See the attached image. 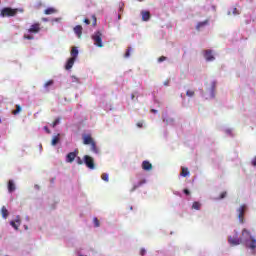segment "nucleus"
<instances>
[{"mask_svg": "<svg viewBox=\"0 0 256 256\" xmlns=\"http://www.w3.org/2000/svg\"><path fill=\"white\" fill-rule=\"evenodd\" d=\"M242 237L245 241V245L247 249H252V250L256 249V240L253 236H251V232L249 230L244 228L242 230Z\"/></svg>", "mask_w": 256, "mask_h": 256, "instance_id": "1", "label": "nucleus"}, {"mask_svg": "<svg viewBox=\"0 0 256 256\" xmlns=\"http://www.w3.org/2000/svg\"><path fill=\"white\" fill-rule=\"evenodd\" d=\"M17 13H23V9L5 7L0 11V17H15Z\"/></svg>", "mask_w": 256, "mask_h": 256, "instance_id": "2", "label": "nucleus"}, {"mask_svg": "<svg viewBox=\"0 0 256 256\" xmlns=\"http://www.w3.org/2000/svg\"><path fill=\"white\" fill-rule=\"evenodd\" d=\"M91 39L94 41V45H96V47H103V33H101V31H96L91 36Z\"/></svg>", "mask_w": 256, "mask_h": 256, "instance_id": "3", "label": "nucleus"}, {"mask_svg": "<svg viewBox=\"0 0 256 256\" xmlns=\"http://www.w3.org/2000/svg\"><path fill=\"white\" fill-rule=\"evenodd\" d=\"M245 211H247V205L243 204L237 209L239 223H245Z\"/></svg>", "mask_w": 256, "mask_h": 256, "instance_id": "4", "label": "nucleus"}, {"mask_svg": "<svg viewBox=\"0 0 256 256\" xmlns=\"http://www.w3.org/2000/svg\"><path fill=\"white\" fill-rule=\"evenodd\" d=\"M243 242L242 239H239V234L237 232H235V235L234 237L233 236H230L228 238V243L232 246V247H235L237 245H241V243Z\"/></svg>", "mask_w": 256, "mask_h": 256, "instance_id": "5", "label": "nucleus"}, {"mask_svg": "<svg viewBox=\"0 0 256 256\" xmlns=\"http://www.w3.org/2000/svg\"><path fill=\"white\" fill-rule=\"evenodd\" d=\"M84 163L88 169H95V160L89 155L84 156Z\"/></svg>", "mask_w": 256, "mask_h": 256, "instance_id": "6", "label": "nucleus"}, {"mask_svg": "<svg viewBox=\"0 0 256 256\" xmlns=\"http://www.w3.org/2000/svg\"><path fill=\"white\" fill-rule=\"evenodd\" d=\"M79 155V150H75L74 152H70L66 155V163H73L75 159Z\"/></svg>", "mask_w": 256, "mask_h": 256, "instance_id": "7", "label": "nucleus"}, {"mask_svg": "<svg viewBox=\"0 0 256 256\" xmlns=\"http://www.w3.org/2000/svg\"><path fill=\"white\" fill-rule=\"evenodd\" d=\"M41 31V24L35 23L30 26L28 33H39Z\"/></svg>", "mask_w": 256, "mask_h": 256, "instance_id": "8", "label": "nucleus"}, {"mask_svg": "<svg viewBox=\"0 0 256 256\" xmlns=\"http://www.w3.org/2000/svg\"><path fill=\"white\" fill-rule=\"evenodd\" d=\"M11 227H13L16 231H19V227L21 226V218L19 216L16 217L15 221L10 222Z\"/></svg>", "mask_w": 256, "mask_h": 256, "instance_id": "9", "label": "nucleus"}, {"mask_svg": "<svg viewBox=\"0 0 256 256\" xmlns=\"http://www.w3.org/2000/svg\"><path fill=\"white\" fill-rule=\"evenodd\" d=\"M95 140H93V137H91L90 134L83 135V144L84 145H91Z\"/></svg>", "mask_w": 256, "mask_h": 256, "instance_id": "10", "label": "nucleus"}, {"mask_svg": "<svg viewBox=\"0 0 256 256\" xmlns=\"http://www.w3.org/2000/svg\"><path fill=\"white\" fill-rule=\"evenodd\" d=\"M74 33L75 35H77L78 39H81L83 35V26L77 25L76 27H74Z\"/></svg>", "mask_w": 256, "mask_h": 256, "instance_id": "11", "label": "nucleus"}, {"mask_svg": "<svg viewBox=\"0 0 256 256\" xmlns=\"http://www.w3.org/2000/svg\"><path fill=\"white\" fill-rule=\"evenodd\" d=\"M204 57L206 61H215V56H213V51L206 50L204 53Z\"/></svg>", "mask_w": 256, "mask_h": 256, "instance_id": "12", "label": "nucleus"}, {"mask_svg": "<svg viewBox=\"0 0 256 256\" xmlns=\"http://www.w3.org/2000/svg\"><path fill=\"white\" fill-rule=\"evenodd\" d=\"M142 169L144 171H151V169H153V164H151L149 161L145 160L142 162Z\"/></svg>", "mask_w": 256, "mask_h": 256, "instance_id": "13", "label": "nucleus"}, {"mask_svg": "<svg viewBox=\"0 0 256 256\" xmlns=\"http://www.w3.org/2000/svg\"><path fill=\"white\" fill-rule=\"evenodd\" d=\"M75 58H69L66 65H65V70L69 71V69L73 68V65H75Z\"/></svg>", "mask_w": 256, "mask_h": 256, "instance_id": "14", "label": "nucleus"}, {"mask_svg": "<svg viewBox=\"0 0 256 256\" xmlns=\"http://www.w3.org/2000/svg\"><path fill=\"white\" fill-rule=\"evenodd\" d=\"M141 15H142V21H149V19H151V12L149 11H142Z\"/></svg>", "mask_w": 256, "mask_h": 256, "instance_id": "15", "label": "nucleus"}, {"mask_svg": "<svg viewBox=\"0 0 256 256\" xmlns=\"http://www.w3.org/2000/svg\"><path fill=\"white\" fill-rule=\"evenodd\" d=\"M59 141H61V134H57L56 136H54L52 138L51 145L53 147H55V145H57V143H59Z\"/></svg>", "mask_w": 256, "mask_h": 256, "instance_id": "16", "label": "nucleus"}, {"mask_svg": "<svg viewBox=\"0 0 256 256\" xmlns=\"http://www.w3.org/2000/svg\"><path fill=\"white\" fill-rule=\"evenodd\" d=\"M147 183V181L145 179L141 180L139 183L135 184L132 189L131 192L135 191L136 189H139V187H141L142 185H145Z\"/></svg>", "mask_w": 256, "mask_h": 256, "instance_id": "17", "label": "nucleus"}, {"mask_svg": "<svg viewBox=\"0 0 256 256\" xmlns=\"http://www.w3.org/2000/svg\"><path fill=\"white\" fill-rule=\"evenodd\" d=\"M1 215H2L3 219H7V217H9V210H7V207L2 206Z\"/></svg>", "mask_w": 256, "mask_h": 256, "instance_id": "18", "label": "nucleus"}, {"mask_svg": "<svg viewBox=\"0 0 256 256\" xmlns=\"http://www.w3.org/2000/svg\"><path fill=\"white\" fill-rule=\"evenodd\" d=\"M79 55V50H77V47H73L71 50V58L72 59H77V56Z\"/></svg>", "mask_w": 256, "mask_h": 256, "instance_id": "19", "label": "nucleus"}, {"mask_svg": "<svg viewBox=\"0 0 256 256\" xmlns=\"http://www.w3.org/2000/svg\"><path fill=\"white\" fill-rule=\"evenodd\" d=\"M8 191L9 193H13V191H15V183H13V180H9L8 182Z\"/></svg>", "mask_w": 256, "mask_h": 256, "instance_id": "20", "label": "nucleus"}, {"mask_svg": "<svg viewBox=\"0 0 256 256\" xmlns=\"http://www.w3.org/2000/svg\"><path fill=\"white\" fill-rule=\"evenodd\" d=\"M206 25H209V20H205L203 22H199L196 26L197 31H199V29H201V27H205Z\"/></svg>", "mask_w": 256, "mask_h": 256, "instance_id": "21", "label": "nucleus"}, {"mask_svg": "<svg viewBox=\"0 0 256 256\" xmlns=\"http://www.w3.org/2000/svg\"><path fill=\"white\" fill-rule=\"evenodd\" d=\"M45 15H53V13H57V10L55 8H47L44 11Z\"/></svg>", "mask_w": 256, "mask_h": 256, "instance_id": "22", "label": "nucleus"}, {"mask_svg": "<svg viewBox=\"0 0 256 256\" xmlns=\"http://www.w3.org/2000/svg\"><path fill=\"white\" fill-rule=\"evenodd\" d=\"M180 175H181L182 177H188V175H189V168L183 167V168H182V171H181V173H180Z\"/></svg>", "mask_w": 256, "mask_h": 256, "instance_id": "23", "label": "nucleus"}, {"mask_svg": "<svg viewBox=\"0 0 256 256\" xmlns=\"http://www.w3.org/2000/svg\"><path fill=\"white\" fill-rule=\"evenodd\" d=\"M14 115H19L21 113V105L16 104V109L12 111Z\"/></svg>", "mask_w": 256, "mask_h": 256, "instance_id": "24", "label": "nucleus"}, {"mask_svg": "<svg viewBox=\"0 0 256 256\" xmlns=\"http://www.w3.org/2000/svg\"><path fill=\"white\" fill-rule=\"evenodd\" d=\"M90 145H91V151H93V153H99V150L97 149V144L95 143V141Z\"/></svg>", "mask_w": 256, "mask_h": 256, "instance_id": "25", "label": "nucleus"}, {"mask_svg": "<svg viewBox=\"0 0 256 256\" xmlns=\"http://www.w3.org/2000/svg\"><path fill=\"white\" fill-rule=\"evenodd\" d=\"M192 209H195L196 211H199V209H201V203L193 202Z\"/></svg>", "mask_w": 256, "mask_h": 256, "instance_id": "26", "label": "nucleus"}, {"mask_svg": "<svg viewBox=\"0 0 256 256\" xmlns=\"http://www.w3.org/2000/svg\"><path fill=\"white\" fill-rule=\"evenodd\" d=\"M101 179H102V181H105L106 183H109V174L103 173L101 175Z\"/></svg>", "mask_w": 256, "mask_h": 256, "instance_id": "27", "label": "nucleus"}, {"mask_svg": "<svg viewBox=\"0 0 256 256\" xmlns=\"http://www.w3.org/2000/svg\"><path fill=\"white\" fill-rule=\"evenodd\" d=\"M59 123H61V118H56L54 120V122L52 123V127L55 129V127H57V125H59Z\"/></svg>", "mask_w": 256, "mask_h": 256, "instance_id": "28", "label": "nucleus"}, {"mask_svg": "<svg viewBox=\"0 0 256 256\" xmlns=\"http://www.w3.org/2000/svg\"><path fill=\"white\" fill-rule=\"evenodd\" d=\"M186 95H187V97H193V96L195 95V91H193V90H188V91L186 92Z\"/></svg>", "mask_w": 256, "mask_h": 256, "instance_id": "29", "label": "nucleus"}, {"mask_svg": "<svg viewBox=\"0 0 256 256\" xmlns=\"http://www.w3.org/2000/svg\"><path fill=\"white\" fill-rule=\"evenodd\" d=\"M93 223H94V226L95 227H100V223H99V219H97V218H93Z\"/></svg>", "mask_w": 256, "mask_h": 256, "instance_id": "30", "label": "nucleus"}, {"mask_svg": "<svg viewBox=\"0 0 256 256\" xmlns=\"http://www.w3.org/2000/svg\"><path fill=\"white\" fill-rule=\"evenodd\" d=\"M24 39H28L29 41H32V39H35V37H33V35L25 34Z\"/></svg>", "mask_w": 256, "mask_h": 256, "instance_id": "31", "label": "nucleus"}, {"mask_svg": "<svg viewBox=\"0 0 256 256\" xmlns=\"http://www.w3.org/2000/svg\"><path fill=\"white\" fill-rule=\"evenodd\" d=\"M92 19H93V27H96L97 26V17L95 15H92Z\"/></svg>", "mask_w": 256, "mask_h": 256, "instance_id": "32", "label": "nucleus"}, {"mask_svg": "<svg viewBox=\"0 0 256 256\" xmlns=\"http://www.w3.org/2000/svg\"><path fill=\"white\" fill-rule=\"evenodd\" d=\"M131 56V49L130 48H128L127 50H126V52H125V54H124V57H130Z\"/></svg>", "mask_w": 256, "mask_h": 256, "instance_id": "33", "label": "nucleus"}, {"mask_svg": "<svg viewBox=\"0 0 256 256\" xmlns=\"http://www.w3.org/2000/svg\"><path fill=\"white\" fill-rule=\"evenodd\" d=\"M163 61H167V57L161 56L158 58V63H163Z\"/></svg>", "mask_w": 256, "mask_h": 256, "instance_id": "34", "label": "nucleus"}, {"mask_svg": "<svg viewBox=\"0 0 256 256\" xmlns=\"http://www.w3.org/2000/svg\"><path fill=\"white\" fill-rule=\"evenodd\" d=\"M225 197H227V191H224L220 194L219 199H225Z\"/></svg>", "mask_w": 256, "mask_h": 256, "instance_id": "35", "label": "nucleus"}, {"mask_svg": "<svg viewBox=\"0 0 256 256\" xmlns=\"http://www.w3.org/2000/svg\"><path fill=\"white\" fill-rule=\"evenodd\" d=\"M50 85H53V80H49L44 84V87H50Z\"/></svg>", "mask_w": 256, "mask_h": 256, "instance_id": "36", "label": "nucleus"}, {"mask_svg": "<svg viewBox=\"0 0 256 256\" xmlns=\"http://www.w3.org/2000/svg\"><path fill=\"white\" fill-rule=\"evenodd\" d=\"M77 163L79 165H83V160L81 159V157H77Z\"/></svg>", "mask_w": 256, "mask_h": 256, "instance_id": "37", "label": "nucleus"}, {"mask_svg": "<svg viewBox=\"0 0 256 256\" xmlns=\"http://www.w3.org/2000/svg\"><path fill=\"white\" fill-rule=\"evenodd\" d=\"M183 193H184L185 195H191V192L189 191V189H184V190H183Z\"/></svg>", "mask_w": 256, "mask_h": 256, "instance_id": "38", "label": "nucleus"}, {"mask_svg": "<svg viewBox=\"0 0 256 256\" xmlns=\"http://www.w3.org/2000/svg\"><path fill=\"white\" fill-rule=\"evenodd\" d=\"M146 253H147V251L144 248H142L140 250V255L144 256Z\"/></svg>", "mask_w": 256, "mask_h": 256, "instance_id": "39", "label": "nucleus"}, {"mask_svg": "<svg viewBox=\"0 0 256 256\" xmlns=\"http://www.w3.org/2000/svg\"><path fill=\"white\" fill-rule=\"evenodd\" d=\"M84 23L86 25H91V21L89 19H87V18L84 19Z\"/></svg>", "mask_w": 256, "mask_h": 256, "instance_id": "40", "label": "nucleus"}, {"mask_svg": "<svg viewBox=\"0 0 256 256\" xmlns=\"http://www.w3.org/2000/svg\"><path fill=\"white\" fill-rule=\"evenodd\" d=\"M239 13H240V12L237 10V8H234V9H233V15H239Z\"/></svg>", "mask_w": 256, "mask_h": 256, "instance_id": "41", "label": "nucleus"}, {"mask_svg": "<svg viewBox=\"0 0 256 256\" xmlns=\"http://www.w3.org/2000/svg\"><path fill=\"white\" fill-rule=\"evenodd\" d=\"M44 131H46V133H51V130H49V127L44 126Z\"/></svg>", "mask_w": 256, "mask_h": 256, "instance_id": "42", "label": "nucleus"}, {"mask_svg": "<svg viewBox=\"0 0 256 256\" xmlns=\"http://www.w3.org/2000/svg\"><path fill=\"white\" fill-rule=\"evenodd\" d=\"M137 127H139V128L143 127V123L142 122H138L137 123Z\"/></svg>", "mask_w": 256, "mask_h": 256, "instance_id": "43", "label": "nucleus"}, {"mask_svg": "<svg viewBox=\"0 0 256 256\" xmlns=\"http://www.w3.org/2000/svg\"><path fill=\"white\" fill-rule=\"evenodd\" d=\"M164 85H165V87H167L169 85V80L165 81Z\"/></svg>", "mask_w": 256, "mask_h": 256, "instance_id": "44", "label": "nucleus"}, {"mask_svg": "<svg viewBox=\"0 0 256 256\" xmlns=\"http://www.w3.org/2000/svg\"><path fill=\"white\" fill-rule=\"evenodd\" d=\"M72 79H73V81H76V82L79 81V79H77V77H75V76H73Z\"/></svg>", "mask_w": 256, "mask_h": 256, "instance_id": "45", "label": "nucleus"}, {"mask_svg": "<svg viewBox=\"0 0 256 256\" xmlns=\"http://www.w3.org/2000/svg\"><path fill=\"white\" fill-rule=\"evenodd\" d=\"M216 85H217V84H216L215 82H213V83H212V88L215 89Z\"/></svg>", "mask_w": 256, "mask_h": 256, "instance_id": "46", "label": "nucleus"}, {"mask_svg": "<svg viewBox=\"0 0 256 256\" xmlns=\"http://www.w3.org/2000/svg\"><path fill=\"white\" fill-rule=\"evenodd\" d=\"M151 113H157V110L151 109Z\"/></svg>", "mask_w": 256, "mask_h": 256, "instance_id": "47", "label": "nucleus"}, {"mask_svg": "<svg viewBox=\"0 0 256 256\" xmlns=\"http://www.w3.org/2000/svg\"><path fill=\"white\" fill-rule=\"evenodd\" d=\"M131 99H132V100L135 99V94H132V95H131Z\"/></svg>", "mask_w": 256, "mask_h": 256, "instance_id": "48", "label": "nucleus"}, {"mask_svg": "<svg viewBox=\"0 0 256 256\" xmlns=\"http://www.w3.org/2000/svg\"><path fill=\"white\" fill-rule=\"evenodd\" d=\"M118 19H121V15L118 16Z\"/></svg>", "mask_w": 256, "mask_h": 256, "instance_id": "49", "label": "nucleus"}, {"mask_svg": "<svg viewBox=\"0 0 256 256\" xmlns=\"http://www.w3.org/2000/svg\"><path fill=\"white\" fill-rule=\"evenodd\" d=\"M138 1H143V0H138Z\"/></svg>", "mask_w": 256, "mask_h": 256, "instance_id": "50", "label": "nucleus"}]
</instances>
